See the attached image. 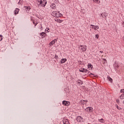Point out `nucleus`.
Segmentation results:
<instances>
[{
  "label": "nucleus",
  "instance_id": "1",
  "mask_svg": "<svg viewBox=\"0 0 124 124\" xmlns=\"http://www.w3.org/2000/svg\"><path fill=\"white\" fill-rule=\"evenodd\" d=\"M51 15H52V16H54V17H56V18H59L62 16V14L57 11H53Z\"/></svg>",
  "mask_w": 124,
  "mask_h": 124
},
{
  "label": "nucleus",
  "instance_id": "2",
  "mask_svg": "<svg viewBox=\"0 0 124 124\" xmlns=\"http://www.w3.org/2000/svg\"><path fill=\"white\" fill-rule=\"evenodd\" d=\"M85 111L90 114V113H92V112L93 111V108L92 107H88L86 108Z\"/></svg>",
  "mask_w": 124,
  "mask_h": 124
},
{
  "label": "nucleus",
  "instance_id": "3",
  "mask_svg": "<svg viewBox=\"0 0 124 124\" xmlns=\"http://www.w3.org/2000/svg\"><path fill=\"white\" fill-rule=\"evenodd\" d=\"M62 104L64 106H69V105H70V102L69 101L64 100L62 102Z\"/></svg>",
  "mask_w": 124,
  "mask_h": 124
},
{
  "label": "nucleus",
  "instance_id": "4",
  "mask_svg": "<svg viewBox=\"0 0 124 124\" xmlns=\"http://www.w3.org/2000/svg\"><path fill=\"white\" fill-rule=\"evenodd\" d=\"M79 49H81L82 52H86L87 51V46H80Z\"/></svg>",
  "mask_w": 124,
  "mask_h": 124
},
{
  "label": "nucleus",
  "instance_id": "5",
  "mask_svg": "<svg viewBox=\"0 0 124 124\" xmlns=\"http://www.w3.org/2000/svg\"><path fill=\"white\" fill-rule=\"evenodd\" d=\"M57 42V39H54L52 40L51 42H50L48 45V47H51V46H53L55 43Z\"/></svg>",
  "mask_w": 124,
  "mask_h": 124
},
{
  "label": "nucleus",
  "instance_id": "6",
  "mask_svg": "<svg viewBox=\"0 0 124 124\" xmlns=\"http://www.w3.org/2000/svg\"><path fill=\"white\" fill-rule=\"evenodd\" d=\"M76 120L78 123H80V122H82L83 121V117L78 116L76 118Z\"/></svg>",
  "mask_w": 124,
  "mask_h": 124
},
{
  "label": "nucleus",
  "instance_id": "7",
  "mask_svg": "<svg viewBox=\"0 0 124 124\" xmlns=\"http://www.w3.org/2000/svg\"><path fill=\"white\" fill-rule=\"evenodd\" d=\"M90 26L91 27H91L92 29H93V30H94L95 31H96V29H97V30L99 29V27H98V26H97V25H94L91 24Z\"/></svg>",
  "mask_w": 124,
  "mask_h": 124
},
{
  "label": "nucleus",
  "instance_id": "8",
  "mask_svg": "<svg viewBox=\"0 0 124 124\" xmlns=\"http://www.w3.org/2000/svg\"><path fill=\"white\" fill-rule=\"evenodd\" d=\"M87 71H88V70L84 68H81V69H79V72H82V73H87Z\"/></svg>",
  "mask_w": 124,
  "mask_h": 124
},
{
  "label": "nucleus",
  "instance_id": "9",
  "mask_svg": "<svg viewBox=\"0 0 124 124\" xmlns=\"http://www.w3.org/2000/svg\"><path fill=\"white\" fill-rule=\"evenodd\" d=\"M67 61V59H66V58H63L61 59V61L60 62L61 64L62 63H64V62H66Z\"/></svg>",
  "mask_w": 124,
  "mask_h": 124
},
{
  "label": "nucleus",
  "instance_id": "10",
  "mask_svg": "<svg viewBox=\"0 0 124 124\" xmlns=\"http://www.w3.org/2000/svg\"><path fill=\"white\" fill-rule=\"evenodd\" d=\"M40 36H41V37L42 38H43L45 37V36H46V33L44 32H42L40 33Z\"/></svg>",
  "mask_w": 124,
  "mask_h": 124
},
{
  "label": "nucleus",
  "instance_id": "11",
  "mask_svg": "<svg viewBox=\"0 0 124 124\" xmlns=\"http://www.w3.org/2000/svg\"><path fill=\"white\" fill-rule=\"evenodd\" d=\"M107 79L108 80V81H109V82H110V83H113V79L112 78H111V77H110V76H108L107 77Z\"/></svg>",
  "mask_w": 124,
  "mask_h": 124
},
{
  "label": "nucleus",
  "instance_id": "12",
  "mask_svg": "<svg viewBox=\"0 0 124 124\" xmlns=\"http://www.w3.org/2000/svg\"><path fill=\"white\" fill-rule=\"evenodd\" d=\"M24 8H25V9H26V11H30V10H31V7L29 6H25Z\"/></svg>",
  "mask_w": 124,
  "mask_h": 124
},
{
  "label": "nucleus",
  "instance_id": "13",
  "mask_svg": "<svg viewBox=\"0 0 124 124\" xmlns=\"http://www.w3.org/2000/svg\"><path fill=\"white\" fill-rule=\"evenodd\" d=\"M39 2H40V4H41L42 6H45V5H46V3H47V2L46 1L45 2V4H44L42 0H40V1H39Z\"/></svg>",
  "mask_w": 124,
  "mask_h": 124
},
{
  "label": "nucleus",
  "instance_id": "14",
  "mask_svg": "<svg viewBox=\"0 0 124 124\" xmlns=\"http://www.w3.org/2000/svg\"><path fill=\"white\" fill-rule=\"evenodd\" d=\"M101 16H102L103 18H104V19H106V13H103L102 14H101Z\"/></svg>",
  "mask_w": 124,
  "mask_h": 124
},
{
  "label": "nucleus",
  "instance_id": "15",
  "mask_svg": "<svg viewBox=\"0 0 124 124\" xmlns=\"http://www.w3.org/2000/svg\"><path fill=\"white\" fill-rule=\"evenodd\" d=\"M55 21L56 22H57V23H62V22H63V20H62V19H60L59 18L55 19Z\"/></svg>",
  "mask_w": 124,
  "mask_h": 124
},
{
  "label": "nucleus",
  "instance_id": "16",
  "mask_svg": "<svg viewBox=\"0 0 124 124\" xmlns=\"http://www.w3.org/2000/svg\"><path fill=\"white\" fill-rule=\"evenodd\" d=\"M19 10L18 8H16L15 10V14L16 15L19 13Z\"/></svg>",
  "mask_w": 124,
  "mask_h": 124
},
{
  "label": "nucleus",
  "instance_id": "17",
  "mask_svg": "<svg viewBox=\"0 0 124 124\" xmlns=\"http://www.w3.org/2000/svg\"><path fill=\"white\" fill-rule=\"evenodd\" d=\"M50 7L52 8V9H55L56 8V4L53 3L50 5Z\"/></svg>",
  "mask_w": 124,
  "mask_h": 124
},
{
  "label": "nucleus",
  "instance_id": "18",
  "mask_svg": "<svg viewBox=\"0 0 124 124\" xmlns=\"http://www.w3.org/2000/svg\"><path fill=\"white\" fill-rule=\"evenodd\" d=\"M88 68H91V69H93V65L91 63L88 64Z\"/></svg>",
  "mask_w": 124,
  "mask_h": 124
},
{
  "label": "nucleus",
  "instance_id": "19",
  "mask_svg": "<svg viewBox=\"0 0 124 124\" xmlns=\"http://www.w3.org/2000/svg\"><path fill=\"white\" fill-rule=\"evenodd\" d=\"M78 84H80V85H83V81L80 79L78 80Z\"/></svg>",
  "mask_w": 124,
  "mask_h": 124
},
{
  "label": "nucleus",
  "instance_id": "20",
  "mask_svg": "<svg viewBox=\"0 0 124 124\" xmlns=\"http://www.w3.org/2000/svg\"><path fill=\"white\" fill-rule=\"evenodd\" d=\"M114 67H115L116 68H119V65L118 64L116 63V62H114Z\"/></svg>",
  "mask_w": 124,
  "mask_h": 124
},
{
  "label": "nucleus",
  "instance_id": "21",
  "mask_svg": "<svg viewBox=\"0 0 124 124\" xmlns=\"http://www.w3.org/2000/svg\"><path fill=\"white\" fill-rule=\"evenodd\" d=\"M120 99H124V93H122V94L120 96Z\"/></svg>",
  "mask_w": 124,
  "mask_h": 124
},
{
  "label": "nucleus",
  "instance_id": "22",
  "mask_svg": "<svg viewBox=\"0 0 124 124\" xmlns=\"http://www.w3.org/2000/svg\"><path fill=\"white\" fill-rule=\"evenodd\" d=\"M93 1L95 3H100V1H99L98 0H93Z\"/></svg>",
  "mask_w": 124,
  "mask_h": 124
},
{
  "label": "nucleus",
  "instance_id": "23",
  "mask_svg": "<svg viewBox=\"0 0 124 124\" xmlns=\"http://www.w3.org/2000/svg\"><path fill=\"white\" fill-rule=\"evenodd\" d=\"M18 4H23V0H19V2H18Z\"/></svg>",
  "mask_w": 124,
  "mask_h": 124
},
{
  "label": "nucleus",
  "instance_id": "24",
  "mask_svg": "<svg viewBox=\"0 0 124 124\" xmlns=\"http://www.w3.org/2000/svg\"><path fill=\"white\" fill-rule=\"evenodd\" d=\"M99 122H100V123H104V119H103V118H102L100 120H99Z\"/></svg>",
  "mask_w": 124,
  "mask_h": 124
},
{
  "label": "nucleus",
  "instance_id": "25",
  "mask_svg": "<svg viewBox=\"0 0 124 124\" xmlns=\"http://www.w3.org/2000/svg\"><path fill=\"white\" fill-rule=\"evenodd\" d=\"M116 108L118 110H122V108H121L120 107H119V106L118 105H116Z\"/></svg>",
  "mask_w": 124,
  "mask_h": 124
},
{
  "label": "nucleus",
  "instance_id": "26",
  "mask_svg": "<svg viewBox=\"0 0 124 124\" xmlns=\"http://www.w3.org/2000/svg\"><path fill=\"white\" fill-rule=\"evenodd\" d=\"M65 122L66 123V124H70L69 123V121H68V120L67 119H65Z\"/></svg>",
  "mask_w": 124,
  "mask_h": 124
},
{
  "label": "nucleus",
  "instance_id": "27",
  "mask_svg": "<svg viewBox=\"0 0 124 124\" xmlns=\"http://www.w3.org/2000/svg\"><path fill=\"white\" fill-rule=\"evenodd\" d=\"M54 59L55 60H58V59H59V56H58V55H55L54 56Z\"/></svg>",
  "mask_w": 124,
  "mask_h": 124
},
{
  "label": "nucleus",
  "instance_id": "28",
  "mask_svg": "<svg viewBox=\"0 0 124 124\" xmlns=\"http://www.w3.org/2000/svg\"><path fill=\"white\" fill-rule=\"evenodd\" d=\"M95 38L98 39V38H99V35L98 34H95Z\"/></svg>",
  "mask_w": 124,
  "mask_h": 124
},
{
  "label": "nucleus",
  "instance_id": "29",
  "mask_svg": "<svg viewBox=\"0 0 124 124\" xmlns=\"http://www.w3.org/2000/svg\"><path fill=\"white\" fill-rule=\"evenodd\" d=\"M120 93H124V89H121L120 90Z\"/></svg>",
  "mask_w": 124,
  "mask_h": 124
},
{
  "label": "nucleus",
  "instance_id": "30",
  "mask_svg": "<svg viewBox=\"0 0 124 124\" xmlns=\"http://www.w3.org/2000/svg\"><path fill=\"white\" fill-rule=\"evenodd\" d=\"M2 40V35H0V41Z\"/></svg>",
  "mask_w": 124,
  "mask_h": 124
},
{
  "label": "nucleus",
  "instance_id": "31",
  "mask_svg": "<svg viewBox=\"0 0 124 124\" xmlns=\"http://www.w3.org/2000/svg\"><path fill=\"white\" fill-rule=\"evenodd\" d=\"M116 102H117V103H118V104H120V100L117 99L116 100Z\"/></svg>",
  "mask_w": 124,
  "mask_h": 124
},
{
  "label": "nucleus",
  "instance_id": "32",
  "mask_svg": "<svg viewBox=\"0 0 124 124\" xmlns=\"http://www.w3.org/2000/svg\"><path fill=\"white\" fill-rule=\"evenodd\" d=\"M104 62V63H105V62H107V60H106V59H103Z\"/></svg>",
  "mask_w": 124,
  "mask_h": 124
},
{
  "label": "nucleus",
  "instance_id": "33",
  "mask_svg": "<svg viewBox=\"0 0 124 124\" xmlns=\"http://www.w3.org/2000/svg\"><path fill=\"white\" fill-rule=\"evenodd\" d=\"M92 75H94V74H93L92 73L89 74V76H92Z\"/></svg>",
  "mask_w": 124,
  "mask_h": 124
},
{
  "label": "nucleus",
  "instance_id": "34",
  "mask_svg": "<svg viewBox=\"0 0 124 124\" xmlns=\"http://www.w3.org/2000/svg\"><path fill=\"white\" fill-rule=\"evenodd\" d=\"M63 124H66L65 120H63Z\"/></svg>",
  "mask_w": 124,
  "mask_h": 124
},
{
  "label": "nucleus",
  "instance_id": "35",
  "mask_svg": "<svg viewBox=\"0 0 124 124\" xmlns=\"http://www.w3.org/2000/svg\"><path fill=\"white\" fill-rule=\"evenodd\" d=\"M114 69H115V71H117V70H118V68H115L114 67Z\"/></svg>",
  "mask_w": 124,
  "mask_h": 124
},
{
  "label": "nucleus",
  "instance_id": "36",
  "mask_svg": "<svg viewBox=\"0 0 124 124\" xmlns=\"http://www.w3.org/2000/svg\"><path fill=\"white\" fill-rule=\"evenodd\" d=\"M90 71L87 70V71L86 73H87V74H89V73H90Z\"/></svg>",
  "mask_w": 124,
  "mask_h": 124
},
{
  "label": "nucleus",
  "instance_id": "37",
  "mask_svg": "<svg viewBox=\"0 0 124 124\" xmlns=\"http://www.w3.org/2000/svg\"><path fill=\"white\" fill-rule=\"evenodd\" d=\"M83 101L84 102H88V100H83Z\"/></svg>",
  "mask_w": 124,
  "mask_h": 124
},
{
  "label": "nucleus",
  "instance_id": "38",
  "mask_svg": "<svg viewBox=\"0 0 124 124\" xmlns=\"http://www.w3.org/2000/svg\"><path fill=\"white\" fill-rule=\"evenodd\" d=\"M49 31H50V29H47V32H49Z\"/></svg>",
  "mask_w": 124,
  "mask_h": 124
},
{
  "label": "nucleus",
  "instance_id": "39",
  "mask_svg": "<svg viewBox=\"0 0 124 124\" xmlns=\"http://www.w3.org/2000/svg\"><path fill=\"white\" fill-rule=\"evenodd\" d=\"M33 25H34V26H36V24H35V23L34 22H33Z\"/></svg>",
  "mask_w": 124,
  "mask_h": 124
},
{
  "label": "nucleus",
  "instance_id": "40",
  "mask_svg": "<svg viewBox=\"0 0 124 124\" xmlns=\"http://www.w3.org/2000/svg\"><path fill=\"white\" fill-rule=\"evenodd\" d=\"M122 25H123V27H124V22H123L122 23Z\"/></svg>",
  "mask_w": 124,
  "mask_h": 124
},
{
  "label": "nucleus",
  "instance_id": "41",
  "mask_svg": "<svg viewBox=\"0 0 124 124\" xmlns=\"http://www.w3.org/2000/svg\"><path fill=\"white\" fill-rule=\"evenodd\" d=\"M100 53H103V51H100Z\"/></svg>",
  "mask_w": 124,
  "mask_h": 124
},
{
  "label": "nucleus",
  "instance_id": "42",
  "mask_svg": "<svg viewBox=\"0 0 124 124\" xmlns=\"http://www.w3.org/2000/svg\"><path fill=\"white\" fill-rule=\"evenodd\" d=\"M47 31V29H46L45 31Z\"/></svg>",
  "mask_w": 124,
  "mask_h": 124
},
{
  "label": "nucleus",
  "instance_id": "43",
  "mask_svg": "<svg viewBox=\"0 0 124 124\" xmlns=\"http://www.w3.org/2000/svg\"><path fill=\"white\" fill-rule=\"evenodd\" d=\"M123 103H124V101H123Z\"/></svg>",
  "mask_w": 124,
  "mask_h": 124
},
{
  "label": "nucleus",
  "instance_id": "44",
  "mask_svg": "<svg viewBox=\"0 0 124 124\" xmlns=\"http://www.w3.org/2000/svg\"><path fill=\"white\" fill-rule=\"evenodd\" d=\"M79 64H81V62L79 63Z\"/></svg>",
  "mask_w": 124,
  "mask_h": 124
},
{
  "label": "nucleus",
  "instance_id": "45",
  "mask_svg": "<svg viewBox=\"0 0 124 124\" xmlns=\"http://www.w3.org/2000/svg\"><path fill=\"white\" fill-rule=\"evenodd\" d=\"M79 64H81V62L79 63Z\"/></svg>",
  "mask_w": 124,
  "mask_h": 124
},
{
  "label": "nucleus",
  "instance_id": "46",
  "mask_svg": "<svg viewBox=\"0 0 124 124\" xmlns=\"http://www.w3.org/2000/svg\"><path fill=\"white\" fill-rule=\"evenodd\" d=\"M80 62H82L80 61Z\"/></svg>",
  "mask_w": 124,
  "mask_h": 124
}]
</instances>
